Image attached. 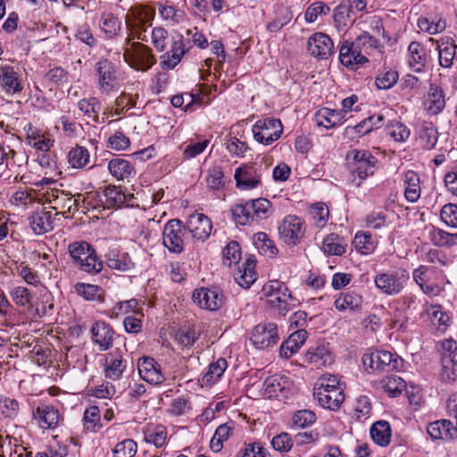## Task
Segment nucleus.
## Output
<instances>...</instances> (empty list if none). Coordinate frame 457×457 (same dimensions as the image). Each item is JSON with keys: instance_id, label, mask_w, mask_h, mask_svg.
I'll return each mask as SVG.
<instances>
[{"instance_id": "1", "label": "nucleus", "mask_w": 457, "mask_h": 457, "mask_svg": "<svg viewBox=\"0 0 457 457\" xmlns=\"http://www.w3.org/2000/svg\"><path fill=\"white\" fill-rule=\"evenodd\" d=\"M231 212L236 223L245 226L259 224L269 219L274 209L270 200L261 197L237 204L232 207Z\"/></svg>"}, {"instance_id": "2", "label": "nucleus", "mask_w": 457, "mask_h": 457, "mask_svg": "<svg viewBox=\"0 0 457 457\" xmlns=\"http://www.w3.org/2000/svg\"><path fill=\"white\" fill-rule=\"evenodd\" d=\"M262 292L267 304L279 315L285 316L300 304L287 285L280 280H270L263 286Z\"/></svg>"}, {"instance_id": "3", "label": "nucleus", "mask_w": 457, "mask_h": 457, "mask_svg": "<svg viewBox=\"0 0 457 457\" xmlns=\"http://www.w3.org/2000/svg\"><path fill=\"white\" fill-rule=\"evenodd\" d=\"M155 11L146 5H137L132 7L126 15V28L129 32L126 38L127 44L137 38L141 41H147L145 31L152 26Z\"/></svg>"}, {"instance_id": "4", "label": "nucleus", "mask_w": 457, "mask_h": 457, "mask_svg": "<svg viewBox=\"0 0 457 457\" xmlns=\"http://www.w3.org/2000/svg\"><path fill=\"white\" fill-rule=\"evenodd\" d=\"M127 196L118 187L108 186L102 192L88 193L83 196L81 203L87 210L89 209H110L121 207L126 204Z\"/></svg>"}, {"instance_id": "5", "label": "nucleus", "mask_w": 457, "mask_h": 457, "mask_svg": "<svg viewBox=\"0 0 457 457\" xmlns=\"http://www.w3.org/2000/svg\"><path fill=\"white\" fill-rule=\"evenodd\" d=\"M69 253L79 268L87 273H97L103 268L95 250L84 241L74 242L69 245Z\"/></svg>"}, {"instance_id": "6", "label": "nucleus", "mask_w": 457, "mask_h": 457, "mask_svg": "<svg viewBox=\"0 0 457 457\" xmlns=\"http://www.w3.org/2000/svg\"><path fill=\"white\" fill-rule=\"evenodd\" d=\"M362 363L370 373L389 372L399 370L403 360L391 352L377 350L363 354Z\"/></svg>"}, {"instance_id": "7", "label": "nucleus", "mask_w": 457, "mask_h": 457, "mask_svg": "<svg viewBox=\"0 0 457 457\" xmlns=\"http://www.w3.org/2000/svg\"><path fill=\"white\" fill-rule=\"evenodd\" d=\"M448 415L456 421V428L447 420H441L431 422L427 428V432L433 440L449 441L453 439L457 433V394L450 395L446 404Z\"/></svg>"}, {"instance_id": "8", "label": "nucleus", "mask_w": 457, "mask_h": 457, "mask_svg": "<svg viewBox=\"0 0 457 457\" xmlns=\"http://www.w3.org/2000/svg\"><path fill=\"white\" fill-rule=\"evenodd\" d=\"M128 45L124 49L123 58L131 68L146 71L156 62L149 46L140 42H129Z\"/></svg>"}, {"instance_id": "9", "label": "nucleus", "mask_w": 457, "mask_h": 457, "mask_svg": "<svg viewBox=\"0 0 457 457\" xmlns=\"http://www.w3.org/2000/svg\"><path fill=\"white\" fill-rule=\"evenodd\" d=\"M409 279V273L404 270L379 272L374 277L377 289L386 295L400 294Z\"/></svg>"}, {"instance_id": "10", "label": "nucleus", "mask_w": 457, "mask_h": 457, "mask_svg": "<svg viewBox=\"0 0 457 457\" xmlns=\"http://www.w3.org/2000/svg\"><path fill=\"white\" fill-rule=\"evenodd\" d=\"M187 229L179 220H169L162 231V244L170 253L179 254L184 250Z\"/></svg>"}, {"instance_id": "11", "label": "nucleus", "mask_w": 457, "mask_h": 457, "mask_svg": "<svg viewBox=\"0 0 457 457\" xmlns=\"http://www.w3.org/2000/svg\"><path fill=\"white\" fill-rule=\"evenodd\" d=\"M351 155H353V161L351 181L353 185L359 187L369 176L374 173L376 160L375 157L366 151H353L347 155V158L350 159Z\"/></svg>"}, {"instance_id": "12", "label": "nucleus", "mask_w": 457, "mask_h": 457, "mask_svg": "<svg viewBox=\"0 0 457 457\" xmlns=\"http://www.w3.org/2000/svg\"><path fill=\"white\" fill-rule=\"evenodd\" d=\"M45 196L50 208L56 211L55 215L79 211L81 195H78L77 198H74L70 193L51 189L46 191Z\"/></svg>"}, {"instance_id": "13", "label": "nucleus", "mask_w": 457, "mask_h": 457, "mask_svg": "<svg viewBox=\"0 0 457 457\" xmlns=\"http://www.w3.org/2000/svg\"><path fill=\"white\" fill-rule=\"evenodd\" d=\"M305 233L304 221L296 215H287L278 226L280 238L288 245H296Z\"/></svg>"}, {"instance_id": "14", "label": "nucleus", "mask_w": 457, "mask_h": 457, "mask_svg": "<svg viewBox=\"0 0 457 457\" xmlns=\"http://www.w3.org/2000/svg\"><path fill=\"white\" fill-rule=\"evenodd\" d=\"M98 89L102 94H109L119 84V74L114 63L102 59L96 64Z\"/></svg>"}, {"instance_id": "15", "label": "nucleus", "mask_w": 457, "mask_h": 457, "mask_svg": "<svg viewBox=\"0 0 457 457\" xmlns=\"http://www.w3.org/2000/svg\"><path fill=\"white\" fill-rule=\"evenodd\" d=\"M253 138L259 143L278 140L283 133V125L278 119L266 118L258 120L252 129Z\"/></svg>"}, {"instance_id": "16", "label": "nucleus", "mask_w": 457, "mask_h": 457, "mask_svg": "<svg viewBox=\"0 0 457 457\" xmlns=\"http://www.w3.org/2000/svg\"><path fill=\"white\" fill-rule=\"evenodd\" d=\"M250 340L257 349L275 345L279 340L277 325L266 321L257 324L251 332Z\"/></svg>"}, {"instance_id": "17", "label": "nucleus", "mask_w": 457, "mask_h": 457, "mask_svg": "<svg viewBox=\"0 0 457 457\" xmlns=\"http://www.w3.org/2000/svg\"><path fill=\"white\" fill-rule=\"evenodd\" d=\"M292 387L289 377L280 374L270 376L263 382V392L269 398H287Z\"/></svg>"}, {"instance_id": "18", "label": "nucleus", "mask_w": 457, "mask_h": 457, "mask_svg": "<svg viewBox=\"0 0 457 457\" xmlns=\"http://www.w3.org/2000/svg\"><path fill=\"white\" fill-rule=\"evenodd\" d=\"M137 370L140 378L150 385L159 386L165 381L161 365L152 357L144 356L139 358Z\"/></svg>"}, {"instance_id": "19", "label": "nucleus", "mask_w": 457, "mask_h": 457, "mask_svg": "<svg viewBox=\"0 0 457 457\" xmlns=\"http://www.w3.org/2000/svg\"><path fill=\"white\" fill-rule=\"evenodd\" d=\"M192 299L199 307L208 311H216L223 304V295L218 288L195 289Z\"/></svg>"}, {"instance_id": "20", "label": "nucleus", "mask_w": 457, "mask_h": 457, "mask_svg": "<svg viewBox=\"0 0 457 457\" xmlns=\"http://www.w3.org/2000/svg\"><path fill=\"white\" fill-rule=\"evenodd\" d=\"M354 45V42L345 41L339 48L340 62L353 71L369 62L368 57L364 56V54L361 53V50Z\"/></svg>"}, {"instance_id": "21", "label": "nucleus", "mask_w": 457, "mask_h": 457, "mask_svg": "<svg viewBox=\"0 0 457 457\" xmlns=\"http://www.w3.org/2000/svg\"><path fill=\"white\" fill-rule=\"evenodd\" d=\"M127 368V360L120 349H115L105 355L104 372L111 380H119Z\"/></svg>"}, {"instance_id": "22", "label": "nucleus", "mask_w": 457, "mask_h": 457, "mask_svg": "<svg viewBox=\"0 0 457 457\" xmlns=\"http://www.w3.org/2000/svg\"><path fill=\"white\" fill-rule=\"evenodd\" d=\"M307 49L312 56L327 59L334 53V44L327 34L317 32L308 39Z\"/></svg>"}, {"instance_id": "23", "label": "nucleus", "mask_w": 457, "mask_h": 457, "mask_svg": "<svg viewBox=\"0 0 457 457\" xmlns=\"http://www.w3.org/2000/svg\"><path fill=\"white\" fill-rule=\"evenodd\" d=\"M0 89L8 96L22 91L21 80L14 67L8 64L0 66Z\"/></svg>"}, {"instance_id": "24", "label": "nucleus", "mask_w": 457, "mask_h": 457, "mask_svg": "<svg viewBox=\"0 0 457 457\" xmlns=\"http://www.w3.org/2000/svg\"><path fill=\"white\" fill-rule=\"evenodd\" d=\"M212 228L210 219L201 213L190 215L186 227L187 235L191 234L193 238L200 241H204L210 237Z\"/></svg>"}, {"instance_id": "25", "label": "nucleus", "mask_w": 457, "mask_h": 457, "mask_svg": "<svg viewBox=\"0 0 457 457\" xmlns=\"http://www.w3.org/2000/svg\"><path fill=\"white\" fill-rule=\"evenodd\" d=\"M92 340L101 351H106L112 345L115 332L105 321L96 320L91 328Z\"/></svg>"}, {"instance_id": "26", "label": "nucleus", "mask_w": 457, "mask_h": 457, "mask_svg": "<svg viewBox=\"0 0 457 457\" xmlns=\"http://www.w3.org/2000/svg\"><path fill=\"white\" fill-rule=\"evenodd\" d=\"M189 48L190 46H186L183 37L179 35L177 40H173L170 50L162 55V68L169 70L175 68Z\"/></svg>"}, {"instance_id": "27", "label": "nucleus", "mask_w": 457, "mask_h": 457, "mask_svg": "<svg viewBox=\"0 0 457 457\" xmlns=\"http://www.w3.org/2000/svg\"><path fill=\"white\" fill-rule=\"evenodd\" d=\"M29 226L37 235H43L54 229L52 212L45 209L35 211L29 218Z\"/></svg>"}, {"instance_id": "28", "label": "nucleus", "mask_w": 457, "mask_h": 457, "mask_svg": "<svg viewBox=\"0 0 457 457\" xmlns=\"http://www.w3.org/2000/svg\"><path fill=\"white\" fill-rule=\"evenodd\" d=\"M79 110L87 119V122L96 123L104 122L105 120V112L100 117L102 104L96 97L83 98L78 103Z\"/></svg>"}, {"instance_id": "29", "label": "nucleus", "mask_w": 457, "mask_h": 457, "mask_svg": "<svg viewBox=\"0 0 457 457\" xmlns=\"http://www.w3.org/2000/svg\"><path fill=\"white\" fill-rule=\"evenodd\" d=\"M235 281L243 288H249L257 279L255 260L247 258L242 267L234 274Z\"/></svg>"}, {"instance_id": "30", "label": "nucleus", "mask_w": 457, "mask_h": 457, "mask_svg": "<svg viewBox=\"0 0 457 457\" xmlns=\"http://www.w3.org/2000/svg\"><path fill=\"white\" fill-rule=\"evenodd\" d=\"M313 396L318 403L324 409L330 411L338 410L345 400V394L342 391H313Z\"/></svg>"}, {"instance_id": "31", "label": "nucleus", "mask_w": 457, "mask_h": 457, "mask_svg": "<svg viewBox=\"0 0 457 457\" xmlns=\"http://www.w3.org/2000/svg\"><path fill=\"white\" fill-rule=\"evenodd\" d=\"M306 338L307 332L305 329H298L293 332L289 337L282 343L279 349L280 356L286 359L291 357L300 349Z\"/></svg>"}, {"instance_id": "32", "label": "nucleus", "mask_w": 457, "mask_h": 457, "mask_svg": "<svg viewBox=\"0 0 457 457\" xmlns=\"http://www.w3.org/2000/svg\"><path fill=\"white\" fill-rule=\"evenodd\" d=\"M426 109L431 114H438L445 106V97L443 89L436 85L431 84L425 100Z\"/></svg>"}, {"instance_id": "33", "label": "nucleus", "mask_w": 457, "mask_h": 457, "mask_svg": "<svg viewBox=\"0 0 457 457\" xmlns=\"http://www.w3.org/2000/svg\"><path fill=\"white\" fill-rule=\"evenodd\" d=\"M408 63L415 72L423 71L427 64V54L424 46L417 41H412L408 47Z\"/></svg>"}, {"instance_id": "34", "label": "nucleus", "mask_w": 457, "mask_h": 457, "mask_svg": "<svg viewBox=\"0 0 457 457\" xmlns=\"http://www.w3.org/2000/svg\"><path fill=\"white\" fill-rule=\"evenodd\" d=\"M34 417L38 420L39 426L44 429L56 428L59 422V411L50 405L38 406L34 413Z\"/></svg>"}, {"instance_id": "35", "label": "nucleus", "mask_w": 457, "mask_h": 457, "mask_svg": "<svg viewBox=\"0 0 457 457\" xmlns=\"http://www.w3.org/2000/svg\"><path fill=\"white\" fill-rule=\"evenodd\" d=\"M334 305L341 312H359L362 306V296L355 292H344L336 298Z\"/></svg>"}, {"instance_id": "36", "label": "nucleus", "mask_w": 457, "mask_h": 457, "mask_svg": "<svg viewBox=\"0 0 457 457\" xmlns=\"http://www.w3.org/2000/svg\"><path fill=\"white\" fill-rule=\"evenodd\" d=\"M305 361L319 369L333 362L331 353L324 346L310 348L305 354Z\"/></svg>"}, {"instance_id": "37", "label": "nucleus", "mask_w": 457, "mask_h": 457, "mask_svg": "<svg viewBox=\"0 0 457 457\" xmlns=\"http://www.w3.org/2000/svg\"><path fill=\"white\" fill-rule=\"evenodd\" d=\"M315 119L319 126L327 129L336 127L345 121L342 112L330 108L319 110L315 114Z\"/></svg>"}, {"instance_id": "38", "label": "nucleus", "mask_w": 457, "mask_h": 457, "mask_svg": "<svg viewBox=\"0 0 457 457\" xmlns=\"http://www.w3.org/2000/svg\"><path fill=\"white\" fill-rule=\"evenodd\" d=\"M144 438L148 444H153L158 448L162 447L167 439L166 428L161 424H147L144 428Z\"/></svg>"}, {"instance_id": "39", "label": "nucleus", "mask_w": 457, "mask_h": 457, "mask_svg": "<svg viewBox=\"0 0 457 457\" xmlns=\"http://www.w3.org/2000/svg\"><path fill=\"white\" fill-rule=\"evenodd\" d=\"M427 228L428 230V238L433 245L439 247H451L457 245V233H448L434 226Z\"/></svg>"}, {"instance_id": "40", "label": "nucleus", "mask_w": 457, "mask_h": 457, "mask_svg": "<svg viewBox=\"0 0 457 457\" xmlns=\"http://www.w3.org/2000/svg\"><path fill=\"white\" fill-rule=\"evenodd\" d=\"M353 42L355 47L359 48L361 53L364 54V56L370 55L375 51L380 53L384 48L383 45L374 36L366 31L358 36Z\"/></svg>"}, {"instance_id": "41", "label": "nucleus", "mask_w": 457, "mask_h": 457, "mask_svg": "<svg viewBox=\"0 0 457 457\" xmlns=\"http://www.w3.org/2000/svg\"><path fill=\"white\" fill-rule=\"evenodd\" d=\"M106 262L111 269L122 271L129 270L134 267V262L127 253H120L116 250L108 252Z\"/></svg>"}, {"instance_id": "42", "label": "nucleus", "mask_w": 457, "mask_h": 457, "mask_svg": "<svg viewBox=\"0 0 457 457\" xmlns=\"http://www.w3.org/2000/svg\"><path fill=\"white\" fill-rule=\"evenodd\" d=\"M234 177L237 181V187L244 190L253 189L261 182L260 179L253 175L252 168L248 167L237 168Z\"/></svg>"}, {"instance_id": "43", "label": "nucleus", "mask_w": 457, "mask_h": 457, "mask_svg": "<svg viewBox=\"0 0 457 457\" xmlns=\"http://www.w3.org/2000/svg\"><path fill=\"white\" fill-rule=\"evenodd\" d=\"M108 169L112 175L119 180L129 179L135 174L134 167L130 162L120 158L112 159L108 162Z\"/></svg>"}, {"instance_id": "44", "label": "nucleus", "mask_w": 457, "mask_h": 457, "mask_svg": "<svg viewBox=\"0 0 457 457\" xmlns=\"http://www.w3.org/2000/svg\"><path fill=\"white\" fill-rule=\"evenodd\" d=\"M404 195L411 203H415L420 196V177L413 170H408L404 175Z\"/></svg>"}, {"instance_id": "45", "label": "nucleus", "mask_w": 457, "mask_h": 457, "mask_svg": "<svg viewBox=\"0 0 457 457\" xmlns=\"http://www.w3.org/2000/svg\"><path fill=\"white\" fill-rule=\"evenodd\" d=\"M157 6L160 16L170 25L179 24L187 18L183 10L177 9L173 5L159 3Z\"/></svg>"}, {"instance_id": "46", "label": "nucleus", "mask_w": 457, "mask_h": 457, "mask_svg": "<svg viewBox=\"0 0 457 457\" xmlns=\"http://www.w3.org/2000/svg\"><path fill=\"white\" fill-rule=\"evenodd\" d=\"M75 292L87 301L103 303L104 300V290L96 285L77 283L74 286Z\"/></svg>"}, {"instance_id": "47", "label": "nucleus", "mask_w": 457, "mask_h": 457, "mask_svg": "<svg viewBox=\"0 0 457 457\" xmlns=\"http://www.w3.org/2000/svg\"><path fill=\"white\" fill-rule=\"evenodd\" d=\"M372 440L380 446H386L390 443L391 428L387 421L380 420L375 422L370 428Z\"/></svg>"}, {"instance_id": "48", "label": "nucleus", "mask_w": 457, "mask_h": 457, "mask_svg": "<svg viewBox=\"0 0 457 457\" xmlns=\"http://www.w3.org/2000/svg\"><path fill=\"white\" fill-rule=\"evenodd\" d=\"M83 427L89 433H96L102 428L100 410L97 406L91 405L85 410Z\"/></svg>"}, {"instance_id": "49", "label": "nucleus", "mask_w": 457, "mask_h": 457, "mask_svg": "<svg viewBox=\"0 0 457 457\" xmlns=\"http://www.w3.org/2000/svg\"><path fill=\"white\" fill-rule=\"evenodd\" d=\"M398 79L399 74L396 70L390 67H383L378 71L375 78V85L378 89L387 90L396 84Z\"/></svg>"}, {"instance_id": "50", "label": "nucleus", "mask_w": 457, "mask_h": 457, "mask_svg": "<svg viewBox=\"0 0 457 457\" xmlns=\"http://www.w3.org/2000/svg\"><path fill=\"white\" fill-rule=\"evenodd\" d=\"M346 244L341 237L331 233L328 235L322 244V250L328 255H342L345 253Z\"/></svg>"}, {"instance_id": "51", "label": "nucleus", "mask_w": 457, "mask_h": 457, "mask_svg": "<svg viewBox=\"0 0 457 457\" xmlns=\"http://www.w3.org/2000/svg\"><path fill=\"white\" fill-rule=\"evenodd\" d=\"M253 244L259 253L268 257H274L278 250L274 242L264 232H258L253 235Z\"/></svg>"}, {"instance_id": "52", "label": "nucleus", "mask_w": 457, "mask_h": 457, "mask_svg": "<svg viewBox=\"0 0 457 457\" xmlns=\"http://www.w3.org/2000/svg\"><path fill=\"white\" fill-rule=\"evenodd\" d=\"M439 63L442 67L449 68L453 65V61L456 54L457 46L451 39L444 41L441 39L438 43Z\"/></svg>"}, {"instance_id": "53", "label": "nucleus", "mask_w": 457, "mask_h": 457, "mask_svg": "<svg viewBox=\"0 0 457 457\" xmlns=\"http://www.w3.org/2000/svg\"><path fill=\"white\" fill-rule=\"evenodd\" d=\"M90 154L88 150L80 145H76L68 154V162L75 169H81L89 163Z\"/></svg>"}, {"instance_id": "54", "label": "nucleus", "mask_w": 457, "mask_h": 457, "mask_svg": "<svg viewBox=\"0 0 457 457\" xmlns=\"http://www.w3.org/2000/svg\"><path fill=\"white\" fill-rule=\"evenodd\" d=\"M384 120V116L381 114H376L368 117L361 120L356 126L351 128L349 129V133L355 132L360 136H363L375 129H378L382 126Z\"/></svg>"}, {"instance_id": "55", "label": "nucleus", "mask_w": 457, "mask_h": 457, "mask_svg": "<svg viewBox=\"0 0 457 457\" xmlns=\"http://www.w3.org/2000/svg\"><path fill=\"white\" fill-rule=\"evenodd\" d=\"M309 214L313 225L323 228L327 224L329 210L325 204L316 203L310 207Z\"/></svg>"}, {"instance_id": "56", "label": "nucleus", "mask_w": 457, "mask_h": 457, "mask_svg": "<svg viewBox=\"0 0 457 457\" xmlns=\"http://www.w3.org/2000/svg\"><path fill=\"white\" fill-rule=\"evenodd\" d=\"M381 386L391 397H396L405 389V382L396 375L388 376L381 380Z\"/></svg>"}, {"instance_id": "57", "label": "nucleus", "mask_w": 457, "mask_h": 457, "mask_svg": "<svg viewBox=\"0 0 457 457\" xmlns=\"http://www.w3.org/2000/svg\"><path fill=\"white\" fill-rule=\"evenodd\" d=\"M425 312L435 326H448L450 317L446 312H443L442 306L430 304L426 307Z\"/></svg>"}, {"instance_id": "58", "label": "nucleus", "mask_w": 457, "mask_h": 457, "mask_svg": "<svg viewBox=\"0 0 457 457\" xmlns=\"http://www.w3.org/2000/svg\"><path fill=\"white\" fill-rule=\"evenodd\" d=\"M101 29L109 36L116 35L120 28L121 22L111 12H104L100 21Z\"/></svg>"}, {"instance_id": "59", "label": "nucleus", "mask_w": 457, "mask_h": 457, "mask_svg": "<svg viewBox=\"0 0 457 457\" xmlns=\"http://www.w3.org/2000/svg\"><path fill=\"white\" fill-rule=\"evenodd\" d=\"M137 300L130 299L128 301L118 302L107 312V315L112 319H116L120 315H126L134 312L137 308Z\"/></svg>"}, {"instance_id": "60", "label": "nucleus", "mask_w": 457, "mask_h": 457, "mask_svg": "<svg viewBox=\"0 0 457 457\" xmlns=\"http://www.w3.org/2000/svg\"><path fill=\"white\" fill-rule=\"evenodd\" d=\"M10 296L12 302L20 307H27L31 305L32 294L25 287L18 286L10 291Z\"/></svg>"}, {"instance_id": "61", "label": "nucleus", "mask_w": 457, "mask_h": 457, "mask_svg": "<svg viewBox=\"0 0 457 457\" xmlns=\"http://www.w3.org/2000/svg\"><path fill=\"white\" fill-rule=\"evenodd\" d=\"M227 367L228 363L224 358L218 359L209 365L208 371L205 373L204 379L210 384L215 383L222 376Z\"/></svg>"}, {"instance_id": "62", "label": "nucleus", "mask_w": 457, "mask_h": 457, "mask_svg": "<svg viewBox=\"0 0 457 457\" xmlns=\"http://www.w3.org/2000/svg\"><path fill=\"white\" fill-rule=\"evenodd\" d=\"M137 451V445L132 439H124L119 442L112 449L113 457H134Z\"/></svg>"}, {"instance_id": "63", "label": "nucleus", "mask_w": 457, "mask_h": 457, "mask_svg": "<svg viewBox=\"0 0 457 457\" xmlns=\"http://www.w3.org/2000/svg\"><path fill=\"white\" fill-rule=\"evenodd\" d=\"M366 227L372 229H380L389 225L386 211H373L365 219Z\"/></svg>"}, {"instance_id": "64", "label": "nucleus", "mask_w": 457, "mask_h": 457, "mask_svg": "<svg viewBox=\"0 0 457 457\" xmlns=\"http://www.w3.org/2000/svg\"><path fill=\"white\" fill-rule=\"evenodd\" d=\"M223 262L224 264L231 266L237 263L241 259V248L237 242L231 241L223 249Z\"/></svg>"}]
</instances>
